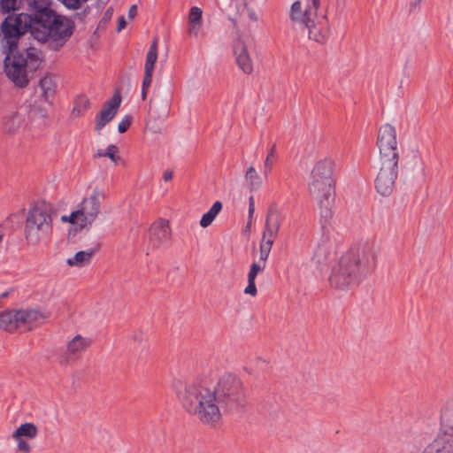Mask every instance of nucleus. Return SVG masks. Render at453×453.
I'll list each match as a JSON object with an SVG mask.
<instances>
[{"label":"nucleus","mask_w":453,"mask_h":453,"mask_svg":"<svg viewBox=\"0 0 453 453\" xmlns=\"http://www.w3.org/2000/svg\"><path fill=\"white\" fill-rule=\"evenodd\" d=\"M378 248L372 242L351 247L333 267L329 281L334 288L346 289L358 284L375 267Z\"/></svg>","instance_id":"1"},{"label":"nucleus","mask_w":453,"mask_h":453,"mask_svg":"<svg viewBox=\"0 0 453 453\" xmlns=\"http://www.w3.org/2000/svg\"><path fill=\"white\" fill-rule=\"evenodd\" d=\"M171 237V229L168 221L158 219L154 222L148 233V246L154 250L166 243Z\"/></svg>","instance_id":"16"},{"label":"nucleus","mask_w":453,"mask_h":453,"mask_svg":"<svg viewBox=\"0 0 453 453\" xmlns=\"http://www.w3.org/2000/svg\"><path fill=\"white\" fill-rule=\"evenodd\" d=\"M334 161L325 157L316 163L311 170L308 190L319 205V221L326 229L331 226L334 218V188L332 178Z\"/></svg>","instance_id":"4"},{"label":"nucleus","mask_w":453,"mask_h":453,"mask_svg":"<svg viewBox=\"0 0 453 453\" xmlns=\"http://www.w3.org/2000/svg\"><path fill=\"white\" fill-rule=\"evenodd\" d=\"M173 173L171 170H165L163 174V179L165 181H170L173 179Z\"/></svg>","instance_id":"40"},{"label":"nucleus","mask_w":453,"mask_h":453,"mask_svg":"<svg viewBox=\"0 0 453 453\" xmlns=\"http://www.w3.org/2000/svg\"><path fill=\"white\" fill-rule=\"evenodd\" d=\"M22 0H0V11L6 14L19 10Z\"/></svg>","instance_id":"32"},{"label":"nucleus","mask_w":453,"mask_h":453,"mask_svg":"<svg viewBox=\"0 0 453 453\" xmlns=\"http://www.w3.org/2000/svg\"><path fill=\"white\" fill-rule=\"evenodd\" d=\"M137 14V6L136 5H132L130 8H129V11H128V17L130 19H133L136 16Z\"/></svg>","instance_id":"41"},{"label":"nucleus","mask_w":453,"mask_h":453,"mask_svg":"<svg viewBox=\"0 0 453 453\" xmlns=\"http://www.w3.org/2000/svg\"><path fill=\"white\" fill-rule=\"evenodd\" d=\"M265 265L259 262H254L250 265V272L248 273V286L244 289V293L250 295L252 296H256L257 293V287L255 284V280L259 272L264 271Z\"/></svg>","instance_id":"25"},{"label":"nucleus","mask_w":453,"mask_h":453,"mask_svg":"<svg viewBox=\"0 0 453 453\" xmlns=\"http://www.w3.org/2000/svg\"><path fill=\"white\" fill-rule=\"evenodd\" d=\"M174 390L183 409L203 425L216 426L221 420V409L215 392L200 380L178 381Z\"/></svg>","instance_id":"3"},{"label":"nucleus","mask_w":453,"mask_h":453,"mask_svg":"<svg viewBox=\"0 0 453 453\" xmlns=\"http://www.w3.org/2000/svg\"><path fill=\"white\" fill-rule=\"evenodd\" d=\"M421 453H453V445L443 438L436 437L429 442Z\"/></svg>","instance_id":"23"},{"label":"nucleus","mask_w":453,"mask_h":453,"mask_svg":"<svg viewBox=\"0 0 453 453\" xmlns=\"http://www.w3.org/2000/svg\"><path fill=\"white\" fill-rule=\"evenodd\" d=\"M157 59V38H155L150 46L144 65V71H154L155 64Z\"/></svg>","instance_id":"30"},{"label":"nucleus","mask_w":453,"mask_h":453,"mask_svg":"<svg viewBox=\"0 0 453 453\" xmlns=\"http://www.w3.org/2000/svg\"><path fill=\"white\" fill-rule=\"evenodd\" d=\"M132 338H133L134 341L141 342V341L142 340V333H141V332L134 333V334L132 335Z\"/></svg>","instance_id":"43"},{"label":"nucleus","mask_w":453,"mask_h":453,"mask_svg":"<svg viewBox=\"0 0 453 453\" xmlns=\"http://www.w3.org/2000/svg\"><path fill=\"white\" fill-rule=\"evenodd\" d=\"M17 441V449L21 453H30L31 446L23 438L14 439Z\"/></svg>","instance_id":"35"},{"label":"nucleus","mask_w":453,"mask_h":453,"mask_svg":"<svg viewBox=\"0 0 453 453\" xmlns=\"http://www.w3.org/2000/svg\"><path fill=\"white\" fill-rule=\"evenodd\" d=\"M398 162L388 158L378 160L374 187L382 196H389L394 192L398 176Z\"/></svg>","instance_id":"11"},{"label":"nucleus","mask_w":453,"mask_h":453,"mask_svg":"<svg viewBox=\"0 0 453 453\" xmlns=\"http://www.w3.org/2000/svg\"><path fill=\"white\" fill-rule=\"evenodd\" d=\"M89 104V99L86 96H78L74 101L73 108L71 111V117L74 119L80 117L88 109Z\"/></svg>","instance_id":"29"},{"label":"nucleus","mask_w":453,"mask_h":453,"mask_svg":"<svg viewBox=\"0 0 453 453\" xmlns=\"http://www.w3.org/2000/svg\"><path fill=\"white\" fill-rule=\"evenodd\" d=\"M121 100V96L117 91L103 104L101 111L95 119V130L96 132H100L116 116L120 107Z\"/></svg>","instance_id":"15"},{"label":"nucleus","mask_w":453,"mask_h":453,"mask_svg":"<svg viewBox=\"0 0 453 453\" xmlns=\"http://www.w3.org/2000/svg\"><path fill=\"white\" fill-rule=\"evenodd\" d=\"M46 315L38 309L6 310L0 312V328L9 332L25 333L41 326Z\"/></svg>","instance_id":"8"},{"label":"nucleus","mask_w":453,"mask_h":453,"mask_svg":"<svg viewBox=\"0 0 453 453\" xmlns=\"http://www.w3.org/2000/svg\"><path fill=\"white\" fill-rule=\"evenodd\" d=\"M90 344V339L85 338L81 334L75 335L71 341L67 342L66 350L63 356L62 362L67 363L68 361L73 360L82 351H84Z\"/></svg>","instance_id":"19"},{"label":"nucleus","mask_w":453,"mask_h":453,"mask_svg":"<svg viewBox=\"0 0 453 453\" xmlns=\"http://www.w3.org/2000/svg\"><path fill=\"white\" fill-rule=\"evenodd\" d=\"M98 245L96 248H91L86 251L77 252L73 257L68 258L66 263L69 266H82L88 264L93 255L98 250Z\"/></svg>","instance_id":"26"},{"label":"nucleus","mask_w":453,"mask_h":453,"mask_svg":"<svg viewBox=\"0 0 453 453\" xmlns=\"http://www.w3.org/2000/svg\"><path fill=\"white\" fill-rule=\"evenodd\" d=\"M25 127V118L17 111L4 115L3 127L6 133H16Z\"/></svg>","instance_id":"21"},{"label":"nucleus","mask_w":453,"mask_h":453,"mask_svg":"<svg viewBox=\"0 0 453 453\" xmlns=\"http://www.w3.org/2000/svg\"><path fill=\"white\" fill-rule=\"evenodd\" d=\"M61 220L63 222H70L72 224H79V226H81L80 218H73V219H71V215L70 216L64 215L61 217Z\"/></svg>","instance_id":"38"},{"label":"nucleus","mask_w":453,"mask_h":453,"mask_svg":"<svg viewBox=\"0 0 453 453\" xmlns=\"http://www.w3.org/2000/svg\"><path fill=\"white\" fill-rule=\"evenodd\" d=\"M203 23V11L201 8L193 6L188 13V33L193 37H197Z\"/></svg>","instance_id":"22"},{"label":"nucleus","mask_w":453,"mask_h":453,"mask_svg":"<svg viewBox=\"0 0 453 453\" xmlns=\"http://www.w3.org/2000/svg\"><path fill=\"white\" fill-rule=\"evenodd\" d=\"M104 153H105V150H98L96 151V157H104Z\"/></svg>","instance_id":"44"},{"label":"nucleus","mask_w":453,"mask_h":453,"mask_svg":"<svg viewBox=\"0 0 453 453\" xmlns=\"http://www.w3.org/2000/svg\"><path fill=\"white\" fill-rule=\"evenodd\" d=\"M125 27H126V20H125V18L123 16H121L119 19V24L117 27V30L121 31L123 28H125Z\"/></svg>","instance_id":"42"},{"label":"nucleus","mask_w":453,"mask_h":453,"mask_svg":"<svg viewBox=\"0 0 453 453\" xmlns=\"http://www.w3.org/2000/svg\"><path fill=\"white\" fill-rule=\"evenodd\" d=\"M222 209V203L219 201L215 202L211 209L203 215L201 220H200V226L203 228L209 226L213 220L215 219L216 216L219 213V211Z\"/></svg>","instance_id":"28"},{"label":"nucleus","mask_w":453,"mask_h":453,"mask_svg":"<svg viewBox=\"0 0 453 453\" xmlns=\"http://www.w3.org/2000/svg\"><path fill=\"white\" fill-rule=\"evenodd\" d=\"M283 219V214L276 205L269 207L265 219V230L259 246V263L265 265H266L272 246L274 242V239L278 235Z\"/></svg>","instance_id":"10"},{"label":"nucleus","mask_w":453,"mask_h":453,"mask_svg":"<svg viewBox=\"0 0 453 453\" xmlns=\"http://www.w3.org/2000/svg\"><path fill=\"white\" fill-rule=\"evenodd\" d=\"M132 121V118L129 115H126L122 120L119 123L118 131L120 134L125 133L130 127Z\"/></svg>","instance_id":"36"},{"label":"nucleus","mask_w":453,"mask_h":453,"mask_svg":"<svg viewBox=\"0 0 453 453\" xmlns=\"http://www.w3.org/2000/svg\"><path fill=\"white\" fill-rule=\"evenodd\" d=\"M53 212L51 204L44 201L35 203L28 210L24 233L29 243L36 245L41 241L49 238L52 233Z\"/></svg>","instance_id":"6"},{"label":"nucleus","mask_w":453,"mask_h":453,"mask_svg":"<svg viewBox=\"0 0 453 453\" xmlns=\"http://www.w3.org/2000/svg\"><path fill=\"white\" fill-rule=\"evenodd\" d=\"M220 409L236 410L245 403V389L242 380L234 373L221 375L212 388Z\"/></svg>","instance_id":"7"},{"label":"nucleus","mask_w":453,"mask_h":453,"mask_svg":"<svg viewBox=\"0 0 453 453\" xmlns=\"http://www.w3.org/2000/svg\"><path fill=\"white\" fill-rule=\"evenodd\" d=\"M38 429L34 423H24L20 425L12 434V439L28 438L35 439L37 436Z\"/></svg>","instance_id":"27"},{"label":"nucleus","mask_w":453,"mask_h":453,"mask_svg":"<svg viewBox=\"0 0 453 453\" xmlns=\"http://www.w3.org/2000/svg\"><path fill=\"white\" fill-rule=\"evenodd\" d=\"M255 211V201L254 197L251 196L249 198V218L251 219Z\"/></svg>","instance_id":"39"},{"label":"nucleus","mask_w":453,"mask_h":453,"mask_svg":"<svg viewBox=\"0 0 453 453\" xmlns=\"http://www.w3.org/2000/svg\"><path fill=\"white\" fill-rule=\"evenodd\" d=\"M305 29L309 39L321 45L326 43L330 35L328 21L325 15L317 17Z\"/></svg>","instance_id":"17"},{"label":"nucleus","mask_w":453,"mask_h":453,"mask_svg":"<svg viewBox=\"0 0 453 453\" xmlns=\"http://www.w3.org/2000/svg\"><path fill=\"white\" fill-rule=\"evenodd\" d=\"M152 75L153 72L151 71H144V77L142 81V88H149L152 82Z\"/></svg>","instance_id":"37"},{"label":"nucleus","mask_w":453,"mask_h":453,"mask_svg":"<svg viewBox=\"0 0 453 453\" xmlns=\"http://www.w3.org/2000/svg\"><path fill=\"white\" fill-rule=\"evenodd\" d=\"M104 197V192L95 188L92 194L84 197L77 210L71 213V219L80 218L81 228L91 226L100 213L101 203Z\"/></svg>","instance_id":"12"},{"label":"nucleus","mask_w":453,"mask_h":453,"mask_svg":"<svg viewBox=\"0 0 453 453\" xmlns=\"http://www.w3.org/2000/svg\"><path fill=\"white\" fill-rule=\"evenodd\" d=\"M376 144L380 159L399 160L396 130L392 125L384 124L379 128Z\"/></svg>","instance_id":"13"},{"label":"nucleus","mask_w":453,"mask_h":453,"mask_svg":"<svg viewBox=\"0 0 453 453\" xmlns=\"http://www.w3.org/2000/svg\"><path fill=\"white\" fill-rule=\"evenodd\" d=\"M39 86L44 101L51 104L57 87L55 78L51 75H46L40 80Z\"/></svg>","instance_id":"24"},{"label":"nucleus","mask_w":453,"mask_h":453,"mask_svg":"<svg viewBox=\"0 0 453 453\" xmlns=\"http://www.w3.org/2000/svg\"><path fill=\"white\" fill-rule=\"evenodd\" d=\"M25 1L31 12L28 16L33 23L32 35L35 39L39 42L50 39V46L54 50L63 47L73 33V21L52 10L50 0Z\"/></svg>","instance_id":"2"},{"label":"nucleus","mask_w":453,"mask_h":453,"mask_svg":"<svg viewBox=\"0 0 453 453\" xmlns=\"http://www.w3.org/2000/svg\"><path fill=\"white\" fill-rule=\"evenodd\" d=\"M3 236H4V232L3 230L0 228V242L2 241L3 239Z\"/></svg>","instance_id":"48"},{"label":"nucleus","mask_w":453,"mask_h":453,"mask_svg":"<svg viewBox=\"0 0 453 453\" xmlns=\"http://www.w3.org/2000/svg\"><path fill=\"white\" fill-rule=\"evenodd\" d=\"M275 148H276V146H275V144H273L265 157V164H264V174L265 176L272 171V168L273 165V157H274V153H275Z\"/></svg>","instance_id":"33"},{"label":"nucleus","mask_w":453,"mask_h":453,"mask_svg":"<svg viewBox=\"0 0 453 453\" xmlns=\"http://www.w3.org/2000/svg\"><path fill=\"white\" fill-rule=\"evenodd\" d=\"M245 180L247 181L249 188L251 191L258 189L262 185V179L253 166H250L247 169L245 173Z\"/></svg>","instance_id":"31"},{"label":"nucleus","mask_w":453,"mask_h":453,"mask_svg":"<svg viewBox=\"0 0 453 453\" xmlns=\"http://www.w3.org/2000/svg\"><path fill=\"white\" fill-rule=\"evenodd\" d=\"M4 73L18 87L25 88L29 82V73L35 72L41 63V51L35 47H28L24 51L18 49L12 51L2 49Z\"/></svg>","instance_id":"5"},{"label":"nucleus","mask_w":453,"mask_h":453,"mask_svg":"<svg viewBox=\"0 0 453 453\" xmlns=\"http://www.w3.org/2000/svg\"><path fill=\"white\" fill-rule=\"evenodd\" d=\"M319 0H312L311 4L308 5L305 9L302 8V4L299 1H296L291 5L290 9V19L291 21L299 27L301 29H305L311 23L316 19L318 16V9L319 7Z\"/></svg>","instance_id":"14"},{"label":"nucleus","mask_w":453,"mask_h":453,"mask_svg":"<svg viewBox=\"0 0 453 453\" xmlns=\"http://www.w3.org/2000/svg\"><path fill=\"white\" fill-rule=\"evenodd\" d=\"M27 13H19L16 16L8 15L0 25L2 39L1 50L12 51L18 49L20 37L27 33L28 28L33 32V23Z\"/></svg>","instance_id":"9"},{"label":"nucleus","mask_w":453,"mask_h":453,"mask_svg":"<svg viewBox=\"0 0 453 453\" xmlns=\"http://www.w3.org/2000/svg\"><path fill=\"white\" fill-rule=\"evenodd\" d=\"M422 0H414L412 5L413 6H418L420 3H421Z\"/></svg>","instance_id":"47"},{"label":"nucleus","mask_w":453,"mask_h":453,"mask_svg":"<svg viewBox=\"0 0 453 453\" xmlns=\"http://www.w3.org/2000/svg\"><path fill=\"white\" fill-rule=\"evenodd\" d=\"M147 90H148L147 88H142V100L146 99Z\"/></svg>","instance_id":"45"},{"label":"nucleus","mask_w":453,"mask_h":453,"mask_svg":"<svg viewBox=\"0 0 453 453\" xmlns=\"http://www.w3.org/2000/svg\"><path fill=\"white\" fill-rule=\"evenodd\" d=\"M234 51L239 68L244 73H251L253 71V64L245 44L242 42H238L234 45Z\"/></svg>","instance_id":"20"},{"label":"nucleus","mask_w":453,"mask_h":453,"mask_svg":"<svg viewBox=\"0 0 453 453\" xmlns=\"http://www.w3.org/2000/svg\"><path fill=\"white\" fill-rule=\"evenodd\" d=\"M437 435L453 445V401L447 402L441 409Z\"/></svg>","instance_id":"18"},{"label":"nucleus","mask_w":453,"mask_h":453,"mask_svg":"<svg viewBox=\"0 0 453 453\" xmlns=\"http://www.w3.org/2000/svg\"><path fill=\"white\" fill-rule=\"evenodd\" d=\"M118 154V147L116 145L111 144L106 148L104 157H109L111 162L116 164L120 160V157Z\"/></svg>","instance_id":"34"},{"label":"nucleus","mask_w":453,"mask_h":453,"mask_svg":"<svg viewBox=\"0 0 453 453\" xmlns=\"http://www.w3.org/2000/svg\"><path fill=\"white\" fill-rule=\"evenodd\" d=\"M250 18L253 20H257V17L254 12H250Z\"/></svg>","instance_id":"46"}]
</instances>
